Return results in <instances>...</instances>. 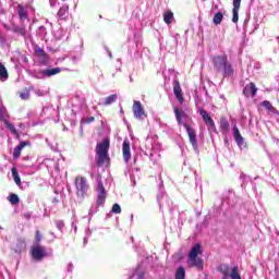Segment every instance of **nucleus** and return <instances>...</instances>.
Instances as JSON below:
<instances>
[{
    "label": "nucleus",
    "instance_id": "obj_1",
    "mask_svg": "<svg viewBox=\"0 0 279 279\" xmlns=\"http://www.w3.org/2000/svg\"><path fill=\"white\" fill-rule=\"evenodd\" d=\"M211 64L215 73H221L222 77H232L234 75V66L228 60V54L211 57Z\"/></svg>",
    "mask_w": 279,
    "mask_h": 279
},
{
    "label": "nucleus",
    "instance_id": "obj_2",
    "mask_svg": "<svg viewBox=\"0 0 279 279\" xmlns=\"http://www.w3.org/2000/svg\"><path fill=\"white\" fill-rule=\"evenodd\" d=\"M108 151H110V138L106 137L96 145V167H104L105 165L110 167V155Z\"/></svg>",
    "mask_w": 279,
    "mask_h": 279
},
{
    "label": "nucleus",
    "instance_id": "obj_3",
    "mask_svg": "<svg viewBox=\"0 0 279 279\" xmlns=\"http://www.w3.org/2000/svg\"><path fill=\"white\" fill-rule=\"evenodd\" d=\"M202 254V245L199 243L195 244L187 255V260L191 267H196L197 269H204V260L198 257Z\"/></svg>",
    "mask_w": 279,
    "mask_h": 279
},
{
    "label": "nucleus",
    "instance_id": "obj_4",
    "mask_svg": "<svg viewBox=\"0 0 279 279\" xmlns=\"http://www.w3.org/2000/svg\"><path fill=\"white\" fill-rule=\"evenodd\" d=\"M75 186H76V195L84 199L86 197V193H88V182L84 177H76L75 178Z\"/></svg>",
    "mask_w": 279,
    "mask_h": 279
},
{
    "label": "nucleus",
    "instance_id": "obj_5",
    "mask_svg": "<svg viewBox=\"0 0 279 279\" xmlns=\"http://www.w3.org/2000/svg\"><path fill=\"white\" fill-rule=\"evenodd\" d=\"M31 255L34 260L40 263L43 258L47 257L49 254L47 253V247L40 244H34L31 248Z\"/></svg>",
    "mask_w": 279,
    "mask_h": 279
},
{
    "label": "nucleus",
    "instance_id": "obj_6",
    "mask_svg": "<svg viewBox=\"0 0 279 279\" xmlns=\"http://www.w3.org/2000/svg\"><path fill=\"white\" fill-rule=\"evenodd\" d=\"M258 93V87H256V84L254 82L248 83L242 90V94L244 95V97H252V99H254V97H256V94Z\"/></svg>",
    "mask_w": 279,
    "mask_h": 279
},
{
    "label": "nucleus",
    "instance_id": "obj_7",
    "mask_svg": "<svg viewBox=\"0 0 279 279\" xmlns=\"http://www.w3.org/2000/svg\"><path fill=\"white\" fill-rule=\"evenodd\" d=\"M183 128L187 132L191 145L194 147V149H197V134L195 133V129L191 128V125L187 123H183Z\"/></svg>",
    "mask_w": 279,
    "mask_h": 279
},
{
    "label": "nucleus",
    "instance_id": "obj_8",
    "mask_svg": "<svg viewBox=\"0 0 279 279\" xmlns=\"http://www.w3.org/2000/svg\"><path fill=\"white\" fill-rule=\"evenodd\" d=\"M35 53L40 61V64L47 66L49 64V54L45 51V49L40 48L39 46L35 47Z\"/></svg>",
    "mask_w": 279,
    "mask_h": 279
},
{
    "label": "nucleus",
    "instance_id": "obj_9",
    "mask_svg": "<svg viewBox=\"0 0 279 279\" xmlns=\"http://www.w3.org/2000/svg\"><path fill=\"white\" fill-rule=\"evenodd\" d=\"M172 86L174 96L177 97L179 104H184V94L182 93V86H180V81L174 80Z\"/></svg>",
    "mask_w": 279,
    "mask_h": 279
},
{
    "label": "nucleus",
    "instance_id": "obj_10",
    "mask_svg": "<svg viewBox=\"0 0 279 279\" xmlns=\"http://www.w3.org/2000/svg\"><path fill=\"white\" fill-rule=\"evenodd\" d=\"M133 114L135 119H143L145 117V108L138 100H134L133 102Z\"/></svg>",
    "mask_w": 279,
    "mask_h": 279
},
{
    "label": "nucleus",
    "instance_id": "obj_11",
    "mask_svg": "<svg viewBox=\"0 0 279 279\" xmlns=\"http://www.w3.org/2000/svg\"><path fill=\"white\" fill-rule=\"evenodd\" d=\"M107 196H108V192L106 191V187H104V183L101 181H99L98 182V198H97L98 206H104V203L106 202Z\"/></svg>",
    "mask_w": 279,
    "mask_h": 279
},
{
    "label": "nucleus",
    "instance_id": "obj_12",
    "mask_svg": "<svg viewBox=\"0 0 279 279\" xmlns=\"http://www.w3.org/2000/svg\"><path fill=\"white\" fill-rule=\"evenodd\" d=\"M122 156L124 162H130L132 160V151L130 150V141H124L122 144Z\"/></svg>",
    "mask_w": 279,
    "mask_h": 279
},
{
    "label": "nucleus",
    "instance_id": "obj_13",
    "mask_svg": "<svg viewBox=\"0 0 279 279\" xmlns=\"http://www.w3.org/2000/svg\"><path fill=\"white\" fill-rule=\"evenodd\" d=\"M201 117H203L205 124L209 125L210 130H217V126L215 125V120H213L210 114H208V111L201 110Z\"/></svg>",
    "mask_w": 279,
    "mask_h": 279
},
{
    "label": "nucleus",
    "instance_id": "obj_14",
    "mask_svg": "<svg viewBox=\"0 0 279 279\" xmlns=\"http://www.w3.org/2000/svg\"><path fill=\"white\" fill-rule=\"evenodd\" d=\"M239 10H241V0H233L232 23H239Z\"/></svg>",
    "mask_w": 279,
    "mask_h": 279
},
{
    "label": "nucleus",
    "instance_id": "obj_15",
    "mask_svg": "<svg viewBox=\"0 0 279 279\" xmlns=\"http://www.w3.org/2000/svg\"><path fill=\"white\" fill-rule=\"evenodd\" d=\"M173 112H174V117H175L177 122H178L179 125H182V124H183V123H182V119L189 117V116H186V113L184 112V110H182V109H180V108H178V107H174V108H173Z\"/></svg>",
    "mask_w": 279,
    "mask_h": 279
},
{
    "label": "nucleus",
    "instance_id": "obj_16",
    "mask_svg": "<svg viewBox=\"0 0 279 279\" xmlns=\"http://www.w3.org/2000/svg\"><path fill=\"white\" fill-rule=\"evenodd\" d=\"M29 145V142H21L20 145H17L13 149V158L16 160L17 158H21V151H23L24 147H27Z\"/></svg>",
    "mask_w": 279,
    "mask_h": 279
},
{
    "label": "nucleus",
    "instance_id": "obj_17",
    "mask_svg": "<svg viewBox=\"0 0 279 279\" xmlns=\"http://www.w3.org/2000/svg\"><path fill=\"white\" fill-rule=\"evenodd\" d=\"M62 69L54 68V69H48V70H41L39 71L40 75H44L45 77H51L53 75H58V73H61Z\"/></svg>",
    "mask_w": 279,
    "mask_h": 279
},
{
    "label": "nucleus",
    "instance_id": "obj_18",
    "mask_svg": "<svg viewBox=\"0 0 279 279\" xmlns=\"http://www.w3.org/2000/svg\"><path fill=\"white\" fill-rule=\"evenodd\" d=\"M218 271H220V274H222V276L225 278H230V266L228 264H221L219 267H218Z\"/></svg>",
    "mask_w": 279,
    "mask_h": 279
},
{
    "label": "nucleus",
    "instance_id": "obj_19",
    "mask_svg": "<svg viewBox=\"0 0 279 279\" xmlns=\"http://www.w3.org/2000/svg\"><path fill=\"white\" fill-rule=\"evenodd\" d=\"M17 14L21 21H25L28 17L27 11H25L23 4H17Z\"/></svg>",
    "mask_w": 279,
    "mask_h": 279
},
{
    "label": "nucleus",
    "instance_id": "obj_20",
    "mask_svg": "<svg viewBox=\"0 0 279 279\" xmlns=\"http://www.w3.org/2000/svg\"><path fill=\"white\" fill-rule=\"evenodd\" d=\"M220 130L222 132H229L230 131V123L228 122V119H226V117L220 118Z\"/></svg>",
    "mask_w": 279,
    "mask_h": 279
},
{
    "label": "nucleus",
    "instance_id": "obj_21",
    "mask_svg": "<svg viewBox=\"0 0 279 279\" xmlns=\"http://www.w3.org/2000/svg\"><path fill=\"white\" fill-rule=\"evenodd\" d=\"M233 136H234L235 143H238V145L243 144V136L241 135V132L239 131L238 126L233 128Z\"/></svg>",
    "mask_w": 279,
    "mask_h": 279
},
{
    "label": "nucleus",
    "instance_id": "obj_22",
    "mask_svg": "<svg viewBox=\"0 0 279 279\" xmlns=\"http://www.w3.org/2000/svg\"><path fill=\"white\" fill-rule=\"evenodd\" d=\"M12 32H14V34H20V36H23L24 38L27 36V31L25 27L13 26Z\"/></svg>",
    "mask_w": 279,
    "mask_h": 279
},
{
    "label": "nucleus",
    "instance_id": "obj_23",
    "mask_svg": "<svg viewBox=\"0 0 279 279\" xmlns=\"http://www.w3.org/2000/svg\"><path fill=\"white\" fill-rule=\"evenodd\" d=\"M8 69L5 68V65H3V63H0V80L3 82L8 80Z\"/></svg>",
    "mask_w": 279,
    "mask_h": 279
},
{
    "label": "nucleus",
    "instance_id": "obj_24",
    "mask_svg": "<svg viewBox=\"0 0 279 279\" xmlns=\"http://www.w3.org/2000/svg\"><path fill=\"white\" fill-rule=\"evenodd\" d=\"M8 201L10 202V204H12V206H16V204L21 203V198L14 193L8 196Z\"/></svg>",
    "mask_w": 279,
    "mask_h": 279
},
{
    "label": "nucleus",
    "instance_id": "obj_25",
    "mask_svg": "<svg viewBox=\"0 0 279 279\" xmlns=\"http://www.w3.org/2000/svg\"><path fill=\"white\" fill-rule=\"evenodd\" d=\"M163 21L167 25H171L173 23V13L171 11L163 13Z\"/></svg>",
    "mask_w": 279,
    "mask_h": 279
},
{
    "label": "nucleus",
    "instance_id": "obj_26",
    "mask_svg": "<svg viewBox=\"0 0 279 279\" xmlns=\"http://www.w3.org/2000/svg\"><path fill=\"white\" fill-rule=\"evenodd\" d=\"M185 278H186V270L184 269V267L180 266L177 269L175 279H185Z\"/></svg>",
    "mask_w": 279,
    "mask_h": 279
},
{
    "label": "nucleus",
    "instance_id": "obj_27",
    "mask_svg": "<svg viewBox=\"0 0 279 279\" xmlns=\"http://www.w3.org/2000/svg\"><path fill=\"white\" fill-rule=\"evenodd\" d=\"M221 21H223V13L217 12L213 17L214 25H221Z\"/></svg>",
    "mask_w": 279,
    "mask_h": 279
},
{
    "label": "nucleus",
    "instance_id": "obj_28",
    "mask_svg": "<svg viewBox=\"0 0 279 279\" xmlns=\"http://www.w3.org/2000/svg\"><path fill=\"white\" fill-rule=\"evenodd\" d=\"M11 171L15 184H17V186H21V177L19 175V170H16V168L13 167Z\"/></svg>",
    "mask_w": 279,
    "mask_h": 279
},
{
    "label": "nucleus",
    "instance_id": "obj_29",
    "mask_svg": "<svg viewBox=\"0 0 279 279\" xmlns=\"http://www.w3.org/2000/svg\"><path fill=\"white\" fill-rule=\"evenodd\" d=\"M117 97H118L117 94L106 97L104 106H111V104H114V101H117Z\"/></svg>",
    "mask_w": 279,
    "mask_h": 279
},
{
    "label": "nucleus",
    "instance_id": "obj_30",
    "mask_svg": "<svg viewBox=\"0 0 279 279\" xmlns=\"http://www.w3.org/2000/svg\"><path fill=\"white\" fill-rule=\"evenodd\" d=\"M229 278L231 279H241V275H239V267H233L231 272L229 274Z\"/></svg>",
    "mask_w": 279,
    "mask_h": 279
},
{
    "label": "nucleus",
    "instance_id": "obj_31",
    "mask_svg": "<svg viewBox=\"0 0 279 279\" xmlns=\"http://www.w3.org/2000/svg\"><path fill=\"white\" fill-rule=\"evenodd\" d=\"M0 121L3 123L8 121V111L5 110V107H0Z\"/></svg>",
    "mask_w": 279,
    "mask_h": 279
},
{
    "label": "nucleus",
    "instance_id": "obj_32",
    "mask_svg": "<svg viewBox=\"0 0 279 279\" xmlns=\"http://www.w3.org/2000/svg\"><path fill=\"white\" fill-rule=\"evenodd\" d=\"M31 94H29V89L25 88L23 92L20 93V98L23 101H27V99H29Z\"/></svg>",
    "mask_w": 279,
    "mask_h": 279
},
{
    "label": "nucleus",
    "instance_id": "obj_33",
    "mask_svg": "<svg viewBox=\"0 0 279 279\" xmlns=\"http://www.w3.org/2000/svg\"><path fill=\"white\" fill-rule=\"evenodd\" d=\"M262 106L264 108H266V110H268L269 112H271V110H274V106L271 105V102L269 100H264L262 102Z\"/></svg>",
    "mask_w": 279,
    "mask_h": 279
},
{
    "label": "nucleus",
    "instance_id": "obj_34",
    "mask_svg": "<svg viewBox=\"0 0 279 279\" xmlns=\"http://www.w3.org/2000/svg\"><path fill=\"white\" fill-rule=\"evenodd\" d=\"M7 128L12 132V134H15V136L19 137V131H16V128L12 125V123H9L8 121L4 122Z\"/></svg>",
    "mask_w": 279,
    "mask_h": 279
},
{
    "label": "nucleus",
    "instance_id": "obj_35",
    "mask_svg": "<svg viewBox=\"0 0 279 279\" xmlns=\"http://www.w3.org/2000/svg\"><path fill=\"white\" fill-rule=\"evenodd\" d=\"M40 241H43V234H40V231L37 230L35 232V245H40Z\"/></svg>",
    "mask_w": 279,
    "mask_h": 279
},
{
    "label": "nucleus",
    "instance_id": "obj_36",
    "mask_svg": "<svg viewBox=\"0 0 279 279\" xmlns=\"http://www.w3.org/2000/svg\"><path fill=\"white\" fill-rule=\"evenodd\" d=\"M111 211L114 213V215H121V205L117 203L113 204Z\"/></svg>",
    "mask_w": 279,
    "mask_h": 279
},
{
    "label": "nucleus",
    "instance_id": "obj_37",
    "mask_svg": "<svg viewBox=\"0 0 279 279\" xmlns=\"http://www.w3.org/2000/svg\"><path fill=\"white\" fill-rule=\"evenodd\" d=\"M95 121V117H89V118H85L82 120V123L88 124V123H94Z\"/></svg>",
    "mask_w": 279,
    "mask_h": 279
},
{
    "label": "nucleus",
    "instance_id": "obj_38",
    "mask_svg": "<svg viewBox=\"0 0 279 279\" xmlns=\"http://www.w3.org/2000/svg\"><path fill=\"white\" fill-rule=\"evenodd\" d=\"M66 14V9L64 8H61L59 11H58V16L60 19L64 17V15Z\"/></svg>",
    "mask_w": 279,
    "mask_h": 279
},
{
    "label": "nucleus",
    "instance_id": "obj_39",
    "mask_svg": "<svg viewBox=\"0 0 279 279\" xmlns=\"http://www.w3.org/2000/svg\"><path fill=\"white\" fill-rule=\"evenodd\" d=\"M57 228H58L59 230H62V228H64V222H63V221H58V222H57Z\"/></svg>",
    "mask_w": 279,
    "mask_h": 279
},
{
    "label": "nucleus",
    "instance_id": "obj_40",
    "mask_svg": "<svg viewBox=\"0 0 279 279\" xmlns=\"http://www.w3.org/2000/svg\"><path fill=\"white\" fill-rule=\"evenodd\" d=\"M24 219H32V214L31 213H25L23 215Z\"/></svg>",
    "mask_w": 279,
    "mask_h": 279
},
{
    "label": "nucleus",
    "instance_id": "obj_41",
    "mask_svg": "<svg viewBox=\"0 0 279 279\" xmlns=\"http://www.w3.org/2000/svg\"><path fill=\"white\" fill-rule=\"evenodd\" d=\"M20 247H25V243L24 242H19Z\"/></svg>",
    "mask_w": 279,
    "mask_h": 279
},
{
    "label": "nucleus",
    "instance_id": "obj_42",
    "mask_svg": "<svg viewBox=\"0 0 279 279\" xmlns=\"http://www.w3.org/2000/svg\"><path fill=\"white\" fill-rule=\"evenodd\" d=\"M222 279H228V278H226V277H222Z\"/></svg>",
    "mask_w": 279,
    "mask_h": 279
},
{
    "label": "nucleus",
    "instance_id": "obj_43",
    "mask_svg": "<svg viewBox=\"0 0 279 279\" xmlns=\"http://www.w3.org/2000/svg\"><path fill=\"white\" fill-rule=\"evenodd\" d=\"M62 1H66V0H62Z\"/></svg>",
    "mask_w": 279,
    "mask_h": 279
}]
</instances>
